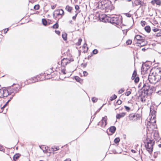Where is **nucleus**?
<instances>
[{"instance_id": "nucleus-7", "label": "nucleus", "mask_w": 161, "mask_h": 161, "mask_svg": "<svg viewBox=\"0 0 161 161\" xmlns=\"http://www.w3.org/2000/svg\"><path fill=\"white\" fill-rule=\"evenodd\" d=\"M8 95V91L5 89H0V97H7Z\"/></svg>"}, {"instance_id": "nucleus-15", "label": "nucleus", "mask_w": 161, "mask_h": 161, "mask_svg": "<svg viewBox=\"0 0 161 161\" xmlns=\"http://www.w3.org/2000/svg\"><path fill=\"white\" fill-rule=\"evenodd\" d=\"M155 116L156 115L153 114L152 115L151 118L150 119L149 123L151 124H152L153 125V124L155 123L156 121L155 119Z\"/></svg>"}, {"instance_id": "nucleus-32", "label": "nucleus", "mask_w": 161, "mask_h": 161, "mask_svg": "<svg viewBox=\"0 0 161 161\" xmlns=\"http://www.w3.org/2000/svg\"><path fill=\"white\" fill-rule=\"evenodd\" d=\"M58 27V25L57 22L53 26V29H57Z\"/></svg>"}, {"instance_id": "nucleus-26", "label": "nucleus", "mask_w": 161, "mask_h": 161, "mask_svg": "<svg viewBox=\"0 0 161 161\" xmlns=\"http://www.w3.org/2000/svg\"><path fill=\"white\" fill-rule=\"evenodd\" d=\"M122 101L120 100H119L117 101L116 102V103L115 104V109H117L118 108L117 107H116V105H119L120 104H121L122 103Z\"/></svg>"}, {"instance_id": "nucleus-54", "label": "nucleus", "mask_w": 161, "mask_h": 161, "mask_svg": "<svg viewBox=\"0 0 161 161\" xmlns=\"http://www.w3.org/2000/svg\"><path fill=\"white\" fill-rule=\"evenodd\" d=\"M156 112L154 111V110H153V111H152V114H151V115H152L153 114H154V115H155V114L156 113Z\"/></svg>"}, {"instance_id": "nucleus-10", "label": "nucleus", "mask_w": 161, "mask_h": 161, "mask_svg": "<svg viewBox=\"0 0 161 161\" xmlns=\"http://www.w3.org/2000/svg\"><path fill=\"white\" fill-rule=\"evenodd\" d=\"M108 17L105 14L99 16V19L100 21L103 22H108Z\"/></svg>"}, {"instance_id": "nucleus-14", "label": "nucleus", "mask_w": 161, "mask_h": 161, "mask_svg": "<svg viewBox=\"0 0 161 161\" xmlns=\"http://www.w3.org/2000/svg\"><path fill=\"white\" fill-rule=\"evenodd\" d=\"M143 41H141L140 42H137L136 43L138 44L137 46L140 47L144 46L146 45L147 44V42L144 39H143Z\"/></svg>"}, {"instance_id": "nucleus-16", "label": "nucleus", "mask_w": 161, "mask_h": 161, "mask_svg": "<svg viewBox=\"0 0 161 161\" xmlns=\"http://www.w3.org/2000/svg\"><path fill=\"white\" fill-rule=\"evenodd\" d=\"M149 88H150V87L149 86L148 84L147 83V84H144L143 87V91H144L145 92H147L146 95H147V94H148L147 92H148V90L149 89Z\"/></svg>"}, {"instance_id": "nucleus-58", "label": "nucleus", "mask_w": 161, "mask_h": 161, "mask_svg": "<svg viewBox=\"0 0 161 161\" xmlns=\"http://www.w3.org/2000/svg\"><path fill=\"white\" fill-rule=\"evenodd\" d=\"M64 161H71V159L70 158L66 159Z\"/></svg>"}, {"instance_id": "nucleus-25", "label": "nucleus", "mask_w": 161, "mask_h": 161, "mask_svg": "<svg viewBox=\"0 0 161 161\" xmlns=\"http://www.w3.org/2000/svg\"><path fill=\"white\" fill-rule=\"evenodd\" d=\"M20 155L19 154H17L15 155L13 157V159L14 161H16L19 157Z\"/></svg>"}, {"instance_id": "nucleus-64", "label": "nucleus", "mask_w": 161, "mask_h": 161, "mask_svg": "<svg viewBox=\"0 0 161 161\" xmlns=\"http://www.w3.org/2000/svg\"><path fill=\"white\" fill-rule=\"evenodd\" d=\"M142 50L143 51H145V48H142Z\"/></svg>"}, {"instance_id": "nucleus-50", "label": "nucleus", "mask_w": 161, "mask_h": 161, "mask_svg": "<svg viewBox=\"0 0 161 161\" xmlns=\"http://www.w3.org/2000/svg\"><path fill=\"white\" fill-rule=\"evenodd\" d=\"M83 74L84 76H86L88 75V73L86 71H84Z\"/></svg>"}, {"instance_id": "nucleus-38", "label": "nucleus", "mask_w": 161, "mask_h": 161, "mask_svg": "<svg viewBox=\"0 0 161 161\" xmlns=\"http://www.w3.org/2000/svg\"><path fill=\"white\" fill-rule=\"evenodd\" d=\"M97 99L95 97H93L92 99V101L94 103L96 102L97 101Z\"/></svg>"}, {"instance_id": "nucleus-47", "label": "nucleus", "mask_w": 161, "mask_h": 161, "mask_svg": "<svg viewBox=\"0 0 161 161\" xmlns=\"http://www.w3.org/2000/svg\"><path fill=\"white\" fill-rule=\"evenodd\" d=\"M155 35L156 36H161V33H160V32L157 33Z\"/></svg>"}, {"instance_id": "nucleus-49", "label": "nucleus", "mask_w": 161, "mask_h": 161, "mask_svg": "<svg viewBox=\"0 0 161 161\" xmlns=\"http://www.w3.org/2000/svg\"><path fill=\"white\" fill-rule=\"evenodd\" d=\"M55 32L58 35H59L60 33V32L58 31L55 30Z\"/></svg>"}, {"instance_id": "nucleus-20", "label": "nucleus", "mask_w": 161, "mask_h": 161, "mask_svg": "<svg viewBox=\"0 0 161 161\" xmlns=\"http://www.w3.org/2000/svg\"><path fill=\"white\" fill-rule=\"evenodd\" d=\"M152 4L154 5L155 3L157 5H161V1L160 0H153L151 2Z\"/></svg>"}, {"instance_id": "nucleus-17", "label": "nucleus", "mask_w": 161, "mask_h": 161, "mask_svg": "<svg viewBox=\"0 0 161 161\" xmlns=\"http://www.w3.org/2000/svg\"><path fill=\"white\" fill-rule=\"evenodd\" d=\"M135 38L136 40H137V42H140L141 41H143V37L140 35H137L135 36Z\"/></svg>"}, {"instance_id": "nucleus-24", "label": "nucleus", "mask_w": 161, "mask_h": 161, "mask_svg": "<svg viewBox=\"0 0 161 161\" xmlns=\"http://www.w3.org/2000/svg\"><path fill=\"white\" fill-rule=\"evenodd\" d=\"M62 37L64 41L67 40V34L66 33H64L62 34Z\"/></svg>"}, {"instance_id": "nucleus-5", "label": "nucleus", "mask_w": 161, "mask_h": 161, "mask_svg": "<svg viewBox=\"0 0 161 161\" xmlns=\"http://www.w3.org/2000/svg\"><path fill=\"white\" fill-rule=\"evenodd\" d=\"M64 12L63 10L62 9H59L55 10L53 13V17L56 19V17H55V14H56L58 16H59L61 15V17L62 16L64 15Z\"/></svg>"}, {"instance_id": "nucleus-39", "label": "nucleus", "mask_w": 161, "mask_h": 161, "mask_svg": "<svg viewBox=\"0 0 161 161\" xmlns=\"http://www.w3.org/2000/svg\"><path fill=\"white\" fill-rule=\"evenodd\" d=\"M75 79L78 82H80V80H81V79L78 76H76L75 78Z\"/></svg>"}, {"instance_id": "nucleus-56", "label": "nucleus", "mask_w": 161, "mask_h": 161, "mask_svg": "<svg viewBox=\"0 0 161 161\" xmlns=\"http://www.w3.org/2000/svg\"><path fill=\"white\" fill-rule=\"evenodd\" d=\"M77 15V14H76L74 16H73L72 17L73 19L75 20L76 17Z\"/></svg>"}, {"instance_id": "nucleus-18", "label": "nucleus", "mask_w": 161, "mask_h": 161, "mask_svg": "<svg viewBox=\"0 0 161 161\" xmlns=\"http://www.w3.org/2000/svg\"><path fill=\"white\" fill-rule=\"evenodd\" d=\"M144 95L143 94V92H142V95L141 96V100L142 102H144L146 101V96L147 95H145V92H144Z\"/></svg>"}, {"instance_id": "nucleus-52", "label": "nucleus", "mask_w": 161, "mask_h": 161, "mask_svg": "<svg viewBox=\"0 0 161 161\" xmlns=\"http://www.w3.org/2000/svg\"><path fill=\"white\" fill-rule=\"evenodd\" d=\"M56 6V5H54L51 6V8L53 9H54V8H55Z\"/></svg>"}, {"instance_id": "nucleus-23", "label": "nucleus", "mask_w": 161, "mask_h": 161, "mask_svg": "<svg viewBox=\"0 0 161 161\" xmlns=\"http://www.w3.org/2000/svg\"><path fill=\"white\" fill-rule=\"evenodd\" d=\"M107 2L106 0H101V1L99 3L98 5H101L102 6H104L105 7V4H106Z\"/></svg>"}, {"instance_id": "nucleus-36", "label": "nucleus", "mask_w": 161, "mask_h": 161, "mask_svg": "<svg viewBox=\"0 0 161 161\" xmlns=\"http://www.w3.org/2000/svg\"><path fill=\"white\" fill-rule=\"evenodd\" d=\"M132 43V41L131 40H128L126 42V44H127V45H130V44Z\"/></svg>"}, {"instance_id": "nucleus-6", "label": "nucleus", "mask_w": 161, "mask_h": 161, "mask_svg": "<svg viewBox=\"0 0 161 161\" xmlns=\"http://www.w3.org/2000/svg\"><path fill=\"white\" fill-rule=\"evenodd\" d=\"M74 60L72 58H70V59L67 58H63L61 61V65L65 67V66L67 65V64H69L71 61H73Z\"/></svg>"}, {"instance_id": "nucleus-27", "label": "nucleus", "mask_w": 161, "mask_h": 161, "mask_svg": "<svg viewBox=\"0 0 161 161\" xmlns=\"http://www.w3.org/2000/svg\"><path fill=\"white\" fill-rule=\"evenodd\" d=\"M144 29L148 33L150 32L151 31V28L149 26H146L145 27Z\"/></svg>"}, {"instance_id": "nucleus-57", "label": "nucleus", "mask_w": 161, "mask_h": 161, "mask_svg": "<svg viewBox=\"0 0 161 161\" xmlns=\"http://www.w3.org/2000/svg\"><path fill=\"white\" fill-rule=\"evenodd\" d=\"M86 46H87V44L86 43L84 44L83 46V47L84 48H85Z\"/></svg>"}, {"instance_id": "nucleus-40", "label": "nucleus", "mask_w": 161, "mask_h": 161, "mask_svg": "<svg viewBox=\"0 0 161 161\" xmlns=\"http://www.w3.org/2000/svg\"><path fill=\"white\" fill-rule=\"evenodd\" d=\"M124 92V90L123 89H121L120 90H119L118 92V93L119 94H121L123 92Z\"/></svg>"}, {"instance_id": "nucleus-45", "label": "nucleus", "mask_w": 161, "mask_h": 161, "mask_svg": "<svg viewBox=\"0 0 161 161\" xmlns=\"http://www.w3.org/2000/svg\"><path fill=\"white\" fill-rule=\"evenodd\" d=\"M61 72L63 73L64 74H65V70L64 69H61Z\"/></svg>"}, {"instance_id": "nucleus-30", "label": "nucleus", "mask_w": 161, "mask_h": 161, "mask_svg": "<svg viewBox=\"0 0 161 161\" xmlns=\"http://www.w3.org/2000/svg\"><path fill=\"white\" fill-rule=\"evenodd\" d=\"M120 141V139L119 138L117 137L114 139V142L115 144H117L119 143Z\"/></svg>"}, {"instance_id": "nucleus-62", "label": "nucleus", "mask_w": 161, "mask_h": 161, "mask_svg": "<svg viewBox=\"0 0 161 161\" xmlns=\"http://www.w3.org/2000/svg\"><path fill=\"white\" fill-rule=\"evenodd\" d=\"M0 151H2V147H1L0 146Z\"/></svg>"}, {"instance_id": "nucleus-55", "label": "nucleus", "mask_w": 161, "mask_h": 161, "mask_svg": "<svg viewBox=\"0 0 161 161\" xmlns=\"http://www.w3.org/2000/svg\"><path fill=\"white\" fill-rule=\"evenodd\" d=\"M157 93H158L159 95L161 96V91H158L157 92Z\"/></svg>"}, {"instance_id": "nucleus-21", "label": "nucleus", "mask_w": 161, "mask_h": 161, "mask_svg": "<svg viewBox=\"0 0 161 161\" xmlns=\"http://www.w3.org/2000/svg\"><path fill=\"white\" fill-rule=\"evenodd\" d=\"M109 131L111 132L112 134H113L115 132L116 130V128L114 126H111L110 127Z\"/></svg>"}, {"instance_id": "nucleus-12", "label": "nucleus", "mask_w": 161, "mask_h": 161, "mask_svg": "<svg viewBox=\"0 0 161 161\" xmlns=\"http://www.w3.org/2000/svg\"><path fill=\"white\" fill-rule=\"evenodd\" d=\"M129 118L130 120L134 121L137 120L138 118V116L136 114H130Z\"/></svg>"}, {"instance_id": "nucleus-63", "label": "nucleus", "mask_w": 161, "mask_h": 161, "mask_svg": "<svg viewBox=\"0 0 161 161\" xmlns=\"http://www.w3.org/2000/svg\"><path fill=\"white\" fill-rule=\"evenodd\" d=\"M158 147H159L161 148V144H159L158 145Z\"/></svg>"}, {"instance_id": "nucleus-37", "label": "nucleus", "mask_w": 161, "mask_h": 161, "mask_svg": "<svg viewBox=\"0 0 161 161\" xmlns=\"http://www.w3.org/2000/svg\"><path fill=\"white\" fill-rule=\"evenodd\" d=\"M160 29H158L157 28H155L152 29L153 31H154V32L159 31H160Z\"/></svg>"}, {"instance_id": "nucleus-41", "label": "nucleus", "mask_w": 161, "mask_h": 161, "mask_svg": "<svg viewBox=\"0 0 161 161\" xmlns=\"http://www.w3.org/2000/svg\"><path fill=\"white\" fill-rule=\"evenodd\" d=\"M125 109L127 111H129V110H130V108H129V107H127V106H125Z\"/></svg>"}, {"instance_id": "nucleus-31", "label": "nucleus", "mask_w": 161, "mask_h": 161, "mask_svg": "<svg viewBox=\"0 0 161 161\" xmlns=\"http://www.w3.org/2000/svg\"><path fill=\"white\" fill-rule=\"evenodd\" d=\"M42 22L43 24L44 25H47V23L46 20L44 19H42Z\"/></svg>"}, {"instance_id": "nucleus-28", "label": "nucleus", "mask_w": 161, "mask_h": 161, "mask_svg": "<svg viewBox=\"0 0 161 161\" xmlns=\"http://www.w3.org/2000/svg\"><path fill=\"white\" fill-rule=\"evenodd\" d=\"M136 5L138 6L141 4V1L139 0H136L134 2Z\"/></svg>"}, {"instance_id": "nucleus-2", "label": "nucleus", "mask_w": 161, "mask_h": 161, "mask_svg": "<svg viewBox=\"0 0 161 161\" xmlns=\"http://www.w3.org/2000/svg\"><path fill=\"white\" fill-rule=\"evenodd\" d=\"M154 144V141L151 140L148 138H147L145 142V147L147 151L151 154L153 152V146Z\"/></svg>"}, {"instance_id": "nucleus-53", "label": "nucleus", "mask_w": 161, "mask_h": 161, "mask_svg": "<svg viewBox=\"0 0 161 161\" xmlns=\"http://www.w3.org/2000/svg\"><path fill=\"white\" fill-rule=\"evenodd\" d=\"M146 22L144 21H141V24L142 26L144 25L145 24Z\"/></svg>"}, {"instance_id": "nucleus-46", "label": "nucleus", "mask_w": 161, "mask_h": 161, "mask_svg": "<svg viewBox=\"0 0 161 161\" xmlns=\"http://www.w3.org/2000/svg\"><path fill=\"white\" fill-rule=\"evenodd\" d=\"M75 8L76 10H78L79 9V7L78 5H76L75 6Z\"/></svg>"}, {"instance_id": "nucleus-43", "label": "nucleus", "mask_w": 161, "mask_h": 161, "mask_svg": "<svg viewBox=\"0 0 161 161\" xmlns=\"http://www.w3.org/2000/svg\"><path fill=\"white\" fill-rule=\"evenodd\" d=\"M92 52L94 54H96L97 53L98 51L97 49H94L93 51Z\"/></svg>"}, {"instance_id": "nucleus-13", "label": "nucleus", "mask_w": 161, "mask_h": 161, "mask_svg": "<svg viewBox=\"0 0 161 161\" xmlns=\"http://www.w3.org/2000/svg\"><path fill=\"white\" fill-rule=\"evenodd\" d=\"M149 68V66L148 65L145 63L142 64L141 67L142 71L146 72Z\"/></svg>"}, {"instance_id": "nucleus-44", "label": "nucleus", "mask_w": 161, "mask_h": 161, "mask_svg": "<svg viewBox=\"0 0 161 161\" xmlns=\"http://www.w3.org/2000/svg\"><path fill=\"white\" fill-rule=\"evenodd\" d=\"M131 93V92L130 91H128L125 93V95L126 96H129Z\"/></svg>"}, {"instance_id": "nucleus-34", "label": "nucleus", "mask_w": 161, "mask_h": 161, "mask_svg": "<svg viewBox=\"0 0 161 161\" xmlns=\"http://www.w3.org/2000/svg\"><path fill=\"white\" fill-rule=\"evenodd\" d=\"M52 149L53 151H56L59 149V147H52Z\"/></svg>"}, {"instance_id": "nucleus-42", "label": "nucleus", "mask_w": 161, "mask_h": 161, "mask_svg": "<svg viewBox=\"0 0 161 161\" xmlns=\"http://www.w3.org/2000/svg\"><path fill=\"white\" fill-rule=\"evenodd\" d=\"M81 41H82V39H79L78 42V45H80Z\"/></svg>"}, {"instance_id": "nucleus-51", "label": "nucleus", "mask_w": 161, "mask_h": 161, "mask_svg": "<svg viewBox=\"0 0 161 161\" xmlns=\"http://www.w3.org/2000/svg\"><path fill=\"white\" fill-rule=\"evenodd\" d=\"M8 28H7V29H5L4 31V33L5 34L6 33L7 31H8Z\"/></svg>"}, {"instance_id": "nucleus-29", "label": "nucleus", "mask_w": 161, "mask_h": 161, "mask_svg": "<svg viewBox=\"0 0 161 161\" xmlns=\"http://www.w3.org/2000/svg\"><path fill=\"white\" fill-rule=\"evenodd\" d=\"M65 9L68 11L69 12H71L72 10V8L69 5H67Z\"/></svg>"}, {"instance_id": "nucleus-8", "label": "nucleus", "mask_w": 161, "mask_h": 161, "mask_svg": "<svg viewBox=\"0 0 161 161\" xmlns=\"http://www.w3.org/2000/svg\"><path fill=\"white\" fill-rule=\"evenodd\" d=\"M107 119V117L106 116L103 117L101 121L98 123V125H101L102 127H104L107 124L106 120Z\"/></svg>"}, {"instance_id": "nucleus-1", "label": "nucleus", "mask_w": 161, "mask_h": 161, "mask_svg": "<svg viewBox=\"0 0 161 161\" xmlns=\"http://www.w3.org/2000/svg\"><path fill=\"white\" fill-rule=\"evenodd\" d=\"M161 79V69H157L154 72L150 73L148 76L149 82L155 84Z\"/></svg>"}, {"instance_id": "nucleus-3", "label": "nucleus", "mask_w": 161, "mask_h": 161, "mask_svg": "<svg viewBox=\"0 0 161 161\" xmlns=\"http://www.w3.org/2000/svg\"><path fill=\"white\" fill-rule=\"evenodd\" d=\"M110 16L108 17V22H109L112 24H115L118 25L119 24L120 20L117 16L113 17L110 15Z\"/></svg>"}, {"instance_id": "nucleus-9", "label": "nucleus", "mask_w": 161, "mask_h": 161, "mask_svg": "<svg viewBox=\"0 0 161 161\" xmlns=\"http://www.w3.org/2000/svg\"><path fill=\"white\" fill-rule=\"evenodd\" d=\"M131 79L132 80H134V81L135 83H137L139 80V77L137 76V72L136 70L134 71L131 77Z\"/></svg>"}, {"instance_id": "nucleus-11", "label": "nucleus", "mask_w": 161, "mask_h": 161, "mask_svg": "<svg viewBox=\"0 0 161 161\" xmlns=\"http://www.w3.org/2000/svg\"><path fill=\"white\" fill-rule=\"evenodd\" d=\"M153 137L154 139L156 141L158 142L160 139L159 136L158 132L157 130H155L154 132Z\"/></svg>"}, {"instance_id": "nucleus-59", "label": "nucleus", "mask_w": 161, "mask_h": 161, "mask_svg": "<svg viewBox=\"0 0 161 161\" xmlns=\"http://www.w3.org/2000/svg\"><path fill=\"white\" fill-rule=\"evenodd\" d=\"M40 147L41 149H42L43 151V152H44V153H46V150H44V149H43V148H42L41 147Z\"/></svg>"}, {"instance_id": "nucleus-4", "label": "nucleus", "mask_w": 161, "mask_h": 161, "mask_svg": "<svg viewBox=\"0 0 161 161\" xmlns=\"http://www.w3.org/2000/svg\"><path fill=\"white\" fill-rule=\"evenodd\" d=\"M20 88V86L17 85V86L15 88H14L13 87H10L8 88L7 90L8 91V94L9 95H10L12 93H15L17 92L19 89Z\"/></svg>"}, {"instance_id": "nucleus-33", "label": "nucleus", "mask_w": 161, "mask_h": 161, "mask_svg": "<svg viewBox=\"0 0 161 161\" xmlns=\"http://www.w3.org/2000/svg\"><path fill=\"white\" fill-rule=\"evenodd\" d=\"M116 98L117 96L115 95L114 94L113 96H112L110 97V100L112 101L115 99Z\"/></svg>"}, {"instance_id": "nucleus-19", "label": "nucleus", "mask_w": 161, "mask_h": 161, "mask_svg": "<svg viewBox=\"0 0 161 161\" xmlns=\"http://www.w3.org/2000/svg\"><path fill=\"white\" fill-rule=\"evenodd\" d=\"M125 115V113L124 112L118 114L116 116V118L117 119H120L121 118L124 117Z\"/></svg>"}, {"instance_id": "nucleus-35", "label": "nucleus", "mask_w": 161, "mask_h": 161, "mask_svg": "<svg viewBox=\"0 0 161 161\" xmlns=\"http://www.w3.org/2000/svg\"><path fill=\"white\" fill-rule=\"evenodd\" d=\"M40 6L39 5H36L34 7V9L36 10H38L39 9Z\"/></svg>"}, {"instance_id": "nucleus-61", "label": "nucleus", "mask_w": 161, "mask_h": 161, "mask_svg": "<svg viewBox=\"0 0 161 161\" xmlns=\"http://www.w3.org/2000/svg\"><path fill=\"white\" fill-rule=\"evenodd\" d=\"M69 23L70 24H72V20H69Z\"/></svg>"}, {"instance_id": "nucleus-22", "label": "nucleus", "mask_w": 161, "mask_h": 161, "mask_svg": "<svg viewBox=\"0 0 161 161\" xmlns=\"http://www.w3.org/2000/svg\"><path fill=\"white\" fill-rule=\"evenodd\" d=\"M39 78V76L38 75L36 76V77H34L33 78H32L30 80L32 81V83L35 82L36 81H37L38 80V78Z\"/></svg>"}, {"instance_id": "nucleus-48", "label": "nucleus", "mask_w": 161, "mask_h": 161, "mask_svg": "<svg viewBox=\"0 0 161 161\" xmlns=\"http://www.w3.org/2000/svg\"><path fill=\"white\" fill-rule=\"evenodd\" d=\"M126 15L128 17H130L131 16V15L129 13H126Z\"/></svg>"}, {"instance_id": "nucleus-60", "label": "nucleus", "mask_w": 161, "mask_h": 161, "mask_svg": "<svg viewBox=\"0 0 161 161\" xmlns=\"http://www.w3.org/2000/svg\"><path fill=\"white\" fill-rule=\"evenodd\" d=\"M131 151L132 153H136L135 151L134 150H133V149H132V150H131Z\"/></svg>"}]
</instances>
